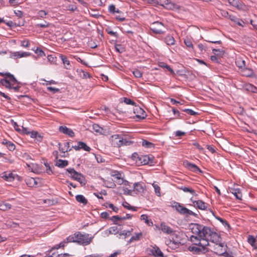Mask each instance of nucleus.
I'll list each match as a JSON object with an SVG mask.
<instances>
[{
    "label": "nucleus",
    "instance_id": "f257e3e1",
    "mask_svg": "<svg viewBox=\"0 0 257 257\" xmlns=\"http://www.w3.org/2000/svg\"><path fill=\"white\" fill-rule=\"evenodd\" d=\"M221 239L219 234L210 227L197 223H194V240H207V241L218 242Z\"/></svg>",
    "mask_w": 257,
    "mask_h": 257
},
{
    "label": "nucleus",
    "instance_id": "f03ea898",
    "mask_svg": "<svg viewBox=\"0 0 257 257\" xmlns=\"http://www.w3.org/2000/svg\"><path fill=\"white\" fill-rule=\"evenodd\" d=\"M122 135L115 134L111 136V144L114 147L119 148L123 146H130L134 143V141L123 138Z\"/></svg>",
    "mask_w": 257,
    "mask_h": 257
},
{
    "label": "nucleus",
    "instance_id": "7ed1b4c3",
    "mask_svg": "<svg viewBox=\"0 0 257 257\" xmlns=\"http://www.w3.org/2000/svg\"><path fill=\"white\" fill-rule=\"evenodd\" d=\"M208 245L209 241L207 240L203 239V241L194 240V253L198 254L205 253L207 251L206 246Z\"/></svg>",
    "mask_w": 257,
    "mask_h": 257
},
{
    "label": "nucleus",
    "instance_id": "20e7f679",
    "mask_svg": "<svg viewBox=\"0 0 257 257\" xmlns=\"http://www.w3.org/2000/svg\"><path fill=\"white\" fill-rule=\"evenodd\" d=\"M66 171L71 175L70 177L72 179L79 182L82 186L86 184V181L81 173L76 171L74 168H67Z\"/></svg>",
    "mask_w": 257,
    "mask_h": 257
},
{
    "label": "nucleus",
    "instance_id": "39448f33",
    "mask_svg": "<svg viewBox=\"0 0 257 257\" xmlns=\"http://www.w3.org/2000/svg\"><path fill=\"white\" fill-rule=\"evenodd\" d=\"M93 238V236H90L88 233L82 234L80 232H77V243L82 245H87L90 243Z\"/></svg>",
    "mask_w": 257,
    "mask_h": 257
},
{
    "label": "nucleus",
    "instance_id": "423d86ee",
    "mask_svg": "<svg viewBox=\"0 0 257 257\" xmlns=\"http://www.w3.org/2000/svg\"><path fill=\"white\" fill-rule=\"evenodd\" d=\"M221 239L218 242H213L214 244L213 246V251L214 253L222 256L225 250L227 249V246L224 243H220Z\"/></svg>",
    "mask_w": 257,
    "mask_h": 257
},
{
    "label": "nucleus",
    "instance_id": "0eeeda50",
    "mask_svg": "<svg viewBox=\"0 0 257 257\" xmlns=\"http://www.w3.org/2000/svg\"><path fill=\"white\" fill-rule=\"evenodd\" d=\"M133 112L136 114V118L138 119V120L144 119L147 116L146 111L138 105H135Z\"/></svg>",
    "mask_w": 257,
    "mask_h": 257
},
{
    "label": "nucleus",
    "instance_id": "6e6552de",
    "mask_svg": "<svg viewBox=\"0 0 257 257\" xmlns=\"http://www.w3.org/2000/svg\"><path fill=\"white\" fill-rule=\"evenodd\" d=\"M227 1L229 5L236 8L239 11H245L247 9V6L238 0H227Z\"/></svg>",
    "mask_w": 257,
    "mask_h": 257
},
{
    "label": "nucleus",
    "instance_id": "1a4fd4ad",
    "mask_svg": "<svg viewBox=\"0 0 257 257\" xmlns=\"http://www.w3.org/2000/svg\"><path fill=\"white\" fill-rule=\"evenodd\" d=\"M175 205L173 206L176 210L182 214H189V215H193V211L189 210L187 208L183 206L178 202H175Z\"/></svg>",
    "mask_w": 257,
    "mask_h": 257
},
{
    "label": "nucleus",
    "instance_id": "9d476101",
    "mask_svg": "<svg viewBox=\"0 0 257 257\" xmlns=\"http://www.w3.org/2000/svg\"><path fill=\"white\" fill-rule=\"evenodd\" d=\"M163 27L164 25L162 23L157 21L152 24L150 29L153 33L155 34H163L164 33V32L162 30L161 28Z\"/></svg>",
    "mask_w": 257,
    "mask_h": 257
},
{
    "label": "nucleus",
    "instance_id": "9b49d317",
    "mask_svg": "<svg viewBox=\"0 0 257 257\" xmlns=\"http://www.w3.org/2000/svg\"><path fill=\"white\" fill-rule=\"evenodd\" d=\"M165 243L172 249H175L179 247L181 242L179 240H176L173 237L169 238L165 240Z\"/></svg>",
    "mask_w": 257,
    "mask_h": 257
},
{
    "label": "nucleus",
    "instance_id": "f8f14e48",
    "mask_svg": "<svg viewBox=\"0 0 257 257\" xmlns=\"http://www.w3.org/2000/svg\"><path fill=\"white\" fill-rule=\"evenodd\" d=\"M77 144V146H73L72 147V148H73L75 151H79L81 149H82L85 151L90 152L91 150V148L84 142L79 141Z\"/></svg>",
    "mask_w": 257,
    "mask_h": 257
},
{
    "label": "nucleus",
    "instance_id": "ddd939ff",
    "mask_svg": "<svg viewBox=\"0 0 257 257\" xmlns=\"http://www.w3.org/2000/svg\"><path fill=\"white\" fill-rule=\"evenodd\" d=\"M59 131L60 133L68 135L70 137H73L75 136V134L73 130L66 126H60L59 127Z\"/></svg>",
    "mask_w": 257,
    "mask_h": 257
},
{
    "label": "nucleus",
    "instance_id": "4468645a",
    "mask_svg": "<svg viewBox=\"0 0 257 257\" xmlns=\"http://www.w3.org/2000/svg\"><path fill=\"white\" fill-rule=\"evenodd\" d=\"M16 177H19L18 175H15L12 173H8L6 172H5L3 173V176L2 178H3L5 180L9 182L13 181Z\"/></svg>",
    "mask_w": 257,
    "mask_h": 257
},
{
    "label": "nucleus",
    "instance_id": "2eb2a0df",
    "mask_svg": "<svg viewBox=\"0 0 257 257\" xmlns=\"http://www.w3.org/2000/svg\"><path fill=\"white\" fill-rule=\"evenodd\" d=\"M150 252L155 257H164V254L159 247L155 245L153 248L150 249Z\"/></svg>",
    "mask_w": 257,
    "mask_h": 257
},
{
    "label": "nucleus",
    "instance_id": "dca6fc26",
    "mask_svg": "<svg viewBox=\"0 0 257 257\" xmlns=\"http://www.w3.org/2000/svg\"><path fill=\"white\" fill-rule=\"evenodd\" d=\"M29 55H30V53L26 52L18 51V52L12 53L11 54V57L16 59L21 58V57H27Z\"/></svg>",
    "mask_w": 257,
    "mask_h": 257
},
{
    "label": "nucleus",
    "instance_id": "f3484780",
    "mask_svg": "<svg viewBox=\"0 0 257 257\" xmlns=\"http://www.w3.org/2000/svg\"><path fill=\"white\" fill-rule=\"evenodd\" d=\"M161 230L165 233L172 234L175 231L169 226L166 225L165 223H162L160 225Z\"/></svg>",
    "mask_w": 257,
    "mask_h": 257
},
{
    "label": "nucleus",
    "instance_id": "a211bd4d",
    "mask_svg": "<svg viewBox=\"0 0 257 257\" xmlns=\"http://www.w3.org/2000/svg\"><path fill=\"white\" fill-rule=\"evenodd\" d=\"M145 185L142 182H136L134 184V191H137L139 193L144 192Z\"/></svg>",
    "mask_w": 257,
    "mask_h": 257
},
{
    "label": "nucleus",
    "instance_id": "6ab92c4d",
    "mask_svg": "<svg viewBox=\"0 0 257 257\" xmlns=\"http://www.w3.org/2000/svg\"><path fill=\"white\" fill-rule=\"evenodd\" d=\"M205 145L203 146L200 145L198 142H195L194 141V152L197 150L198 153L200 154H204L205 151L203 146H205Z\"/></svg>",
    "mask_w": 257,
    "mask_h": 257
},
{
    "label": "nucleus",
    "instance_id": "aec40b11",
    "mask_svg": "<svg viewBox=\"0 0 257 257\" xmlns=\"http://www.w3.org/2000/svg\"><path fill=\"white\" fill-rule=\"evenodd\" d=\"M230 192L234 195L236 199L241 200L242 193L239 188H230Z\"/></svg>",
    "mask_w": 257,
    "mask_h": 257
},
{
    "label": "nucleus",
    "instance_id": "412c9836",
    "mask_svg": "<svg viewBox=\"0 0 257 257\" xmlns=\"http://www.w3.org/2000/svg\"><path fill=\"white\" fill-rule=\"evenodd\" d=\"M194 207L201 210H205L207 206L205 202L201 200L194 201Z\"/></svg>",
    "mask_w": 257,
    "mask_h": 257
},
{
    "label": "nucleus",
    "instance_id": "4be33fe9",
    "mask_svg": "<svg viewBox=\"0 0 257 257\" xmlns=\"http://www.w3.org/2000/svg\"><path fill=\"white\" fill-rule=\"evenodd\" d=\"M60 57L61 58V59L65 65V67L67 69H70L71 65L70 64V61L68 60L67 57L63 55H60Z\"/></svg>",
    "mask_w": 257,
    "mask_h": 257
},
{
    "label": "nucleus",
    "instance_id": "5701e85b",
    "mask_svg": "<svg viewBox=\"0 0 257 257\" xmlns=\"http://www.w3.org/2000/svg\"><path fill=\"white\" fill-rule=\"evenodd\" d=\"M242 74L246 77H252L253 75V70L250 68L244 67L241 70Z\"/></svg>",
    "mask_w": 257,
    "mask_h": 257
},
{
    "label": "nucleus",
    "instance_id": "b1692460",
    "mask_svg": "<svg viewBox=\"0 0 257 257\" xmlns=\"http://www.w3.org/2000/svg\"><path fill=\"white\" fill-rule=\"evenodd\" d=\"M142 232L135 233V235L132 236L130 240L127 241V244H129L133 241L139 240L142 236Z\"/></svg>",
    "mask_w": 257,
    "mask_h": 257
},
{
    "label": "nucleus",
    "instance_id": "393cba45",
    "mask_svg": "<svg viewBox=\"0 0 257 257\" xmlns=\"http://www.w3.org/2000/svg\"><path fill=\"white\" fill-rule=\"evenodd\" d=\"M61 143H59L58 146H59V151L62 153H65V152H70L71 150V148H70V143L69 142H66L64 144V148H66V150H65V149H64L63 148H61Z\"/></svg>",
    "mask_w": 257,
    "mask_h": 257
},
{
    "label": "nucleus",
    "instance_id": "a878e982",
    "mask_svg": "<svg viewBox=\"0 0 257 257\" xmlns=\"http://www.w3.org/2000/svg\"><path fill=\"white\" fill-rule=\"evenodd\" d=\"M164 8L168 10H175L178 9L179 7L177 5L172 3L170 0H168V2L166 3Z\"/></svg>",
    "mask_w": 257,
    "mask_h": 257
},
{
    "label": "nucleus",
    "instance_id": "bb28decb",
    "mask_svg": "<svg viewBox=\"0 0 257 257\" xmlns=\"http://www.w3.org/2000/svg\"><path fill=\"white\" fill-rule=\"evenodd\" d=\"M244 88L247 91H249L252 93H257V87L251 84H246L244 86Z\"/></svg>",
    "mask_w": 257,
    "mask_h": 257
},
{
    "label": "nucleus",
    "instance_id": "cd10ccee",
    "mask_svg": "<svg viewBox=\"0 0 257 257\" xmlns=\"http://www.w3.org/2000/svg\"><path fill=\"white\" fill-rule=\"evenodd\" d=\"M76 200L79 203H82L83 205H86L88 203V200L82 195H77L75 197Z\"/></svg>",
    "mask_w": 257,
    "mask_h": 257
},
{
    "label": "nucleus",
    "instance_id": "c85d7f7f",
    "mask_svg": "<svg viewBox=\"0 0 257 257\" xmlns=\"http://www.w3.org/2000/svg\"><path fill=\"white\" fill-rule=\"evenodd\" d=\"M0 84L5 86L6 88L11 89L12 84L9 80L6 78L1 79L0 80Z\"/></svg>",
    "mask_w": 257,
    "mask_h": 257
},
{
    "label": "nucleus",
    "instance_id": "c756f323",
    "mask_svg": "<svg viewBox=\"0 0 257 257\" xmlns=\"http://www.w3.org/2000/svg\"><path fill=\"white\" fill-rule=\"evenodd\" d=\"M68 165V161L67 160H63L59 159L56 163V166L59 168H64Z\"/></svg>",
    "mask_w": 257,
    "mask_h": 257
},
{
    "label": "nucleus",
    "instance_id": "7c9ffc66",
    "mask_svg": "<svg viewBox=\"0 0 257 257\" xmlns=\"http://www.w3.org/2000/svg\"><path fill=\"white\" fill-rule=\"evenodd\" d=\"M164 42L167 45H172L175 44V39L172 36L169 35L164 39Z\"/></svg>",
    "mask_w": 257,
    "mask_h": 257
},
{
    "label": "nucleus",
    "instance_id": "2f4dec72",
    "mask_svg": "<svg viewBox=\"0 0 257 257\" xmlns=\"http://www.w3.org/2000/svg\"><path fill=\"white\" fill-rule=\"evenodd\" d=\"M184 43L187 48L193 49L192 39L187 36L184 40Z\"/></svg>",
    "mask_w": 257,
    "mask_h": 257
},
{
    "label": "nucleus",
    "instance_id": "473e14b6",
    "mask_svg": "<svg viewBox=\"0 0 257 257\" xmlns=\"http://www.w3.org/2000/svg\"><path fill=\"white\" fill-rule=\"evenodd\" d=\"M235 64L239 68L241 69L245 67V62L241 58L237 59L235 61Z\"/></svg>",
    "mask_w": 257,
    "mask_h": 257
},
{
    "label": "nucleus",
    "instance_id": "72a5a7b5",
    "mask_svg": "<svg viewBox=\"0 0 257 257\" xmlns=\"http://www.w3.org/2000/svg\"><path fill=\"white\" fill-rule=\"evenodd\" d=\"M141 219L144 220L145 223H147L149 226H152L153 223L151 219H148V216L146 214H143L141 216Z\"/></svg>",
    "mask_w": 257,
    "mask_h": 257
},
{
    "label": "nucleus",
    "instance_id": "f704fd0d",
    "mask_svg": "<svg viewBox=\"0 0 257 257\" xmlns=\"http://www.w3.org/2000/svg\"><path fill=\"white\" fill-rule=\"evenodd\" d=\"M149 159V157H148V155H141L139 158V162L143 165H148Z\"/></svg>",
    "mask_w": 257,
    "mask_h": 257
},
{
    "label": "nucleus",
    "instance_id": "c9c22d12",
    "mask_svg": "<svg viewBox=\"0 0 257 257\" xmlns=\"http://www.w3.org/2000/svg\"><path fill=\"white\" fill-rule=\"evenodd\" d=\"M122 206L126 209L130 210H133L134 211H137L138 210L137 207L132 206L128 202L126 201H124L122 203Z\"/></svg>",
    "mask_w": 257,
    "mask_h": 257
},
{
    "label": "nucleus",
    "instance_id": "e433bc0d",
    "mask_svg": "<svg viewBox=\"0 0 257 257\" xmlns=\"http://www.w3.org/2000/svg\"><path fill=\"white\" fill-rule=\"evenodd\" d=\"M92 128L96 133L102 134L103 132V129L98 124L94 123L92 125Z\"/></svg>",
    "mask_w": 257,
    "mask_h": 257
},
{
    "label": "nucleus",
    "instance_id": "4c0bfd02",
    "mask_svg": "<svg viewBox=\"0 0 257 257\" xmlns=\"http://www.w3.org/2000/svg\"><path fill=\"white\" fill-rule=\"evenodd\" d=\"M133 229H131V230H123L122 231H121L119 233V235L120 236L119 237V238H120L121 236H124L123 238L125 239L127 236H129L131 235L132 232H133Z\"/></svg>",
    "mask_w": 257,
    "mask_h": 257
},
{
    "label": "nucleus",
    "instance_id": "58836bf2",
    "mask_svg": "<svg viewBox=\"0 0 257 257\" xmlns=\"http://www.w3.org/2000/svg\"><path fill=\"white\" fill-rule=\"evenodd\" d=\"M66 242H76L77 243V232L73 235L69 236L66 238Z\"/></svg>",
    "mask_w": 257,
    "mask_h": 257
},
{
    "label": "nucleus",
    "instance_id": "ea45409f",
    "mask_svg": "<svg viewBox=\"0 0 257 257\" xmlns=\"http://www.w3.org/2000/svg\"><path fill=\"white\" fill-rule=\"evenodd\" d=\"M77 71L79 72V75H80V77L83 79H86L87 78L91 77V75L89 73L85 72L82 69H80L79 71L78 70H77Z\"/></svg>",
    "mask_w": 257,
    "mask_h": 257
},
{
    "label": "nucleus",
    "instance_id": "a19ab883",
    "mask_svg": "<svg viewBox=\"0 0 257 257\" xmlns=\"http://www.w3.org/2000/svg\"><path fill=\"white\" fill-rule=\"evenodd\" d=\"M108 10L109 13L111 14H114L115 13L119 14L121 13L118 9H116L114 5H110L109 6Z\"/></svg>",
    "mask_w": 257,
    "mask_h": 257
},
{
    "label": "nucleus",
    "instance_id": "79ce46f5",
    "mask_svg": "<svg viewBox=\"0 0 257 257\" xmlns=\"http://www.w3.org/2000/svg\"><path fill=\"white\" fill-rule=\"evenodd\" d=\"M7 78L9 79V81H11L12 82L15 83H19L20 82L17 80L14 75L11 74L10 73H7L6 74Z\"/></svg>",
    "mask_w": 257,
    "mask_h": 257
},
{
    "label": "nucleus",
    "instance_id": "37998d69",
    "mask_svg": "<svg viewBox=\"0 0 257 257\" xmlns=\"http://www.w3.org/2000/svg\"><path fill=\"white\" fill-rule=\"evenodd\" d=\"M142 145L147 148H151L154 147V144L145 140H143Z\"/></svg>",
    "mask_w": 257,
    "mask_h": 257
},
{
    "label": "nucleus",
    "instance_id": "c03bdc74",
    "mask_svg": "<svg viewBox=\"0 0 257 257\" xmlns=\"http://www.w3.org/2000/svg\"><path fill=\"white\" fill-rule=\"evenodd\" d=\"M255 239L252 235H249L247 241L248 243H249L252 247H255Z\"/></svg>",
    "mask_w": 257,
    "mask_h": 257
},
{
    "label": "nucleus",
    "instance_id": "a18cd8bd",
    "mask_svg": "<svg viewBox=\"0 0 257 257\" xmlns=\"http://www.w3.org/2000/svg\"><path fill=\"white\" fill-rule=\"evenodd\" d=\"M213 53L214 55H216L217 56H218L219 57H221L224 54V51L221 49H212Z\"/></svg>",
    "mask_w": 257,
    "mask_h": 257
},
{
    "label": "nucleus",
    "instance_id": "49530a36",
    "mask_svg": "<svg viewBox=\"0 0 257 257\" xmlns=\"http://www.w3.org/2000/svg\"><path fill=\"white\" fill-rule=\"evenodd\" d=\"M110 220H111V221H112L114 223V224H117L118 225H120V224H119L117 221L118 220H121V217L118 216V215H116V216H112L110 218Z\"/></svg>",
    "mask_w": 257,
    "mask_h": 257
},
{
    "label": "nucleus",
    "instance_id": "de8ad7c7",
    "mask_svg": "<svg viewBox=\"0 0 257 257\" xmlns=\"http://www.w3.org/2000/svg\"><path fill=\"white\" fill-rule=\"evenodd\" d=\"M148 157H149V162L148 165L149 166H153L156 163L154 157L152 155H148Z\"/></svg>",
    "mask_w": 257,
    "mask_h": 257
},
{
    "label": "nucleus",
    "instance_id": "09e8293b",
    "mask_svg": "<svg viewBox=\"0 0 257 257\" xmlns=\"http://www.w3.org/2000/svg\"><path fill=\"white\" fill-rule=\"evenodd\" d=\"M47 59L49 62L51 63L56 64L57 58L53 55H49L47 56Z\"/></svg>",
    "mask_w": 257,
    "mask_h": 257
},
{
    "label": "nucleus",
    "instance_id": "8fccbe9b",
    "mask_svg": "<svg viewBox=\"0 0 257 257\" xmlns=\"http://www.w3.org/2000/svg\"><path fill=\"white\" fill-rule=\"evenodd\" d=\"M0 206L2 207L1 209L3 210L10 209L12 207V205L8 203H3L0 205Z\"/></svg>",
    "mask_w": 257,
    "mask_h": 257
},
{
    "label": "nucleus",
    "instance_id": "3c124183",
    "mask_svg": "<svg viewBox=\"0 0 257 257\" xmlns=\"http://www.w3.org/2000/svg\"><path fill=\"white\" fill-rule=\"evenodd\" d=\"M66 242L65 241H62L60 242L59 244L56 245L55 246L52 247L50 250H48V251L51 252L53 249H59L60 247H64L65 246V243Z\"/></svg>",
    "mask_w": 257,
    "mask_h": 257
},
{
    "label": "nucleus",
    "instance_id": "603ef678",
    "mask_svg": "<svg viewBox=\"0 0 257 257\" xmlns=\"http://www.w3.org/2000/svg\"><path fill=\"white\" fill-rule=\"evenodd\" d=\"M105 31L109 35H111V36H114L116 38H118V34L116 33V32H114L113 31H112L110 28L109 27H108L106 29H105Z\"/></svg>",
    "mask_w": 257,
    "mask_h": 257
},
{
    "label": "nucleus",
    "instance_id": "864d4df0",
    "mask_svg": "<svg viewBox=\"0 0 257 257\" xmlns=\"http://www.w3.org/2000/svg\"><path fill=\"white\" fill-rule=\"evenodd\" d=\"M111 176L112 177H114L116 179H120V177H121V174L117 171H114L112 172L111 173Z\"/></svg>",
    "mask_w": 257,
    "mask_h": 257
},
{
    "label": "nucleus",
    "instance_id": "5fc2aeb1",
    "mask_svg": "<svg viewBox=\"0 0 257 257\" xmlns=\"http://www.w3.org/2000/svg\"><path fill=\"white\" fill-rule=\"evenodd\" d=\"M215 218L220 222H221L222 223V224L224 225L225 226H227L228 227H230L229 223L225 220L223 219V218L219 216H215Z\"/></svg>",
    "mask_w": 257,
    "mask_h": 257
},
{
    "label": "nucleus",
    "instance_id": "6e6d98bb",
    "mask_svg": "<svg viewBox=\"0 0 257 257\" xmlns=\"http://www.w3.org/2000/svg\"><path fill=\"white\" fill-rule=\"evenodd\" d=\"M11 122L13 126L14 127L15 130L19 133H21V130L19 127V126L18 124V123L16 122H15L13 119H11Z\"/></svg>",
    "mask_w": 257,
    "mask_h": 257
},
{
    "label": "nucleus",
    "instance_id": "4d7b16f0",
    "mask_svg": "<svg viewBox=\"0 0 257 257\" xmlns=\"http://www.w3.org/2000/svg\"><path fill=\"white\" fill-rule=\"evenodd\" d=\"M123 102L126 104H130L134 106L136 105V103L133 100L126 97L123 98Z\"/></svg>",
    "mask_w": 257,
    "mask_h": 257
},
{
    "label": "nucleus",
    "instance_id": "13d9d810",
    "mask_svg": "<svg viewBox=\"0 0 257 257\" xmlns=\"http://www.w3.org/2000/svg\"><path fill=\"white\" fill-rule=\"evenodd\" d=\"M50 23L48 22L45 21L44 24H38L36 25V27L37 28H48L50 26Z\"/></svg>",
    "mask_w": 257,
    "mask_h": 257
},
{
    "label": "nucleus",
    "instance_id": "bf43d9fd",
    "mask_svg": "<svg viewBox=\"0 0 257 257\" xmlns=\"http://www.w3.org/2000/svg\"><path fill=\"white\" fill-rule=\"evenodd\" d=\"M118 232V228L116 226H112L109 228V233L116 234Z\"/></svg>",
    "mask_w": 257,
    "mask_h": 257
},
{
    "label": "nucleus",
    "instance_id": "052dcab7",
    "mask_svg": "<svg viewBox=\"0 0 257 257\" xmlns=\"http://www.w3.org/2000/svg\"><path fill=\"white\" fill-rule=\"evenodd\" d=\"M133 74L136 78H141L143 73L138 69H135L133 72Z\"/></svg>",
    "mask_w": 257,
    "mask_h": 257
},
{
    "label": "nucleus",
    "instance_id": "680f3d73",
    "mask_svg": "<svg viewBox=\"0 0 257 257\" xmlns=\"http://www.w3.org/2000/svg\"><path fill=\"white\" fill-rule=\"evenodd\" d=\"M35 53L40 57L45 56V52L40 48H37L35 50Z\"/></svg>",
    "mask_w": 257,
    "mask_h": 257
},
{
    "label": "nucleus",
    "instance_id": "e2e57ef3",
    "mask_svg": "<svg viewBox=\"0 0 257 257\" xmlns=\"http://www.w3.org/2000/svg\"><path fill=\"white\" fill-rule=\"evenodd\" d=\"M45 166L47 168L46 169V172L48 174L51 175L53 174V171L51 169V167L50 166L49 164L47 162H45L44 163Z\"/></svg>",
    "mask_w": 257,
    "mask_h": 257
},
{
    "label": "nucleus",
    "instance_id": "0e129e2a",
    "mask_svg": "<svg viewBox=\"0 0 257 257\" xmlns=\"http://www.w3.org/2000/svg\"><path fill=\"white\" fill-rule=\"evenodd\" d=\"M7 147L10 151H13L15 149V144L11 142H9Z\"/></svg>",
    "mask_w": 257,
    "mask_h": 257
},
{
    "label": "nucleus",
    "instance_id": "69168bd1",
    "mask_svg": "<svg viewBox=\"0 0 257 257\" xmlns=\"http://www.w3.org/2000/svg\"><path fill=\"white\" fill-rule=\"evenodd\" d=\"M47 14L48 13L44 10H40L38 13V16L41 18H45Z\"/></svg>",
    "mask_w": 257,
    "mask_h": 257
},
{
    "label": "nucleus",
    "instance_id": "338daca9",
    "mask_svg": "<svg viewBox=\"0 0 257 257\" xmlns=\"http://www.w3.org/2000/svg\"><path fill=\"white\" fill-rule=\"evenodd\" d=\"M197 174H201L203 173V171L195 164H194V173Z\"/></svg>",
    "mask_w": 257,
    "mask_h": 257
},
{
    "label": "nucleus",
    "instance_id": "774afa93",
    "mask_svg": "<svg viewBox=\"0 0 257 257\" xmlns=\"http://www.w3.org/2000/svg\"><path fill=\"white\" fill-rule=\"evenodd\" d=\"M210 59L212 61L215 62L217 63H219L220 62H219L220 57H219L218 56H217L216 55H214L213 56H211Z\"/></svg>",
    "mask_w": 257,
    "mask_h": 257
}]
</instances>
